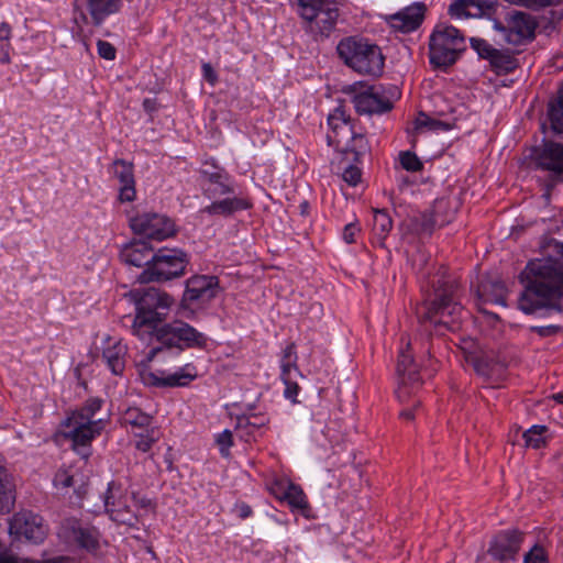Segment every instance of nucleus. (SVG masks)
Here are the masks:
<instances>
[{
    "label": "nucleus",
    "mask_w": 563,
    "mask_h": 563,
    "mask_svg": "<svg viewBox=\"0 0 563 563\" xmlns=\"http://www.w3.org/2000/svg\"><path fill=\"white\" fill-rule=\"evenodd\" d=\"M343 145L346 146V151L354 155V161L358 162L360 157L368 151V143L363 134H353L349 139H344Z\"/></svg>",
    "instance_id": "nucleus-37"
},
{
    "label": "nucleus",
    "mask_w": 563,
    "mask_h": 563,
    "mask_svg": "<svg viewBox=\"0 0 563 563\" xmlns=\"http://www.w3.org/2000/svg\"><path fill=\"white\" fill-rule=\"evenodd\" d=\"M519 280L522 284V290L518 299V308L528 314V264L520 272Z\"/></svg>",
    "instance_id": "nucleus-46"
},
{
    "label": "nucleus",
    "mask_w": 563,
    "mask_h": 563,
    "mask_svg": "<svg viewBox=\"0 0 563 563\" xmlns=\"http://www.w3.org/2000/svg\"><path fill=\"white\" fill-rule=\"evenodd\" d=\"M197 377V366L194 363H187L174 372L146 373L143 375V382L157 388H180L189 386Z\"/></svg>",
    "instance_id": "nucleus-15"
},
{
    "label": "nucleus",
    "mask_w": 563,
    "mask_h": 563,
    "mask_svg": "<svg viewBox=\"0 0 563 563\" xmlns=\"http://www.w3.org/2000/svg\"><path fill=\"white\" fill-rule=\"evenodd\" d=\"M153 255L152 247L141 240L124 245L120 252L122 262L135 267H147L153 262Z\"/></svg>",
    "instance_id": "nucleus-25"
},
{
    "label": "nucleus",
    "mask_w": 563,
    "mask_h": 563,
    "mask_svg": "<svg viewBox=\"0 0 563 563\" xmlns=\"http://www.w3.org/2000/svg\"><path fill=\"white\" fill-rule=\"evenodd\" d=\"M400 164L408 172H419L423 167L419 157L409 151L400 153Z\"/></svg>",
    "instance_id": "nucleus-45"
},
{
    "label": "nucleus",
    "mask_w": 563,
    "mask_h": 563,
    "mask_svg": "<svg viewBox=\"0 0 563 563\" xmlns=\"http://www.w3.org/2000/svg\"><path fill=\"white\" fill-rule=\"evenodd\" d=\"M512 5H518L522 8H528V0H504Z\"/></svg>",
    "instance_id": "nucleus-64"
},
{
    "label": "nucleus",
    "mask_w": 563,
    "mask_h": 563,
    "mask_svg": "<svg viewBox=\"0 0 563 563\" xmlns=\"http://www.w3.org/2000/svg\"><path fill=\"white\" fill-rule=\"evenodd\" d=\"M10 46H4V44H0V65H3L10 59Z\"/></svg>",
    "instance_id": "nucleus-61"
},
{
    "label": "nucleus",
    "mask_w": 563,
    "mask_h": 563,
    "mask_svg": "<svg viewBox=\"0 0 563 563\" xmlns=\"http://www.w3.org/2000/svg\"><path fill=\"white\" fill-rule=\"evenodd\" d=\"M292 510H305L308 508L307 497L300 486L289 483L283 494Z\"/></svg>",
    "instance_id": "nucleus-35"
},
{
    "label": "nucleus",
    "mask_w": 563,
    "mask_h": 563,
    "mask_svg": "<svg viewBox=\"0 0 563 563\" xmlns=\"http://www.w3.org/2000/svg\"><path fill=\"white\" fill-rule=\"evenodd\" d=\"M344 92L352 95L355 111L361 115L384 114L394 108L400 92L396 86L368 85L356 81L346 86Z\"/></svg>",
    "instance_id": "nucleus-6"
},
{
    "label": "nucleus",
    "mask_w": 563,
    "mask_h": 563,
    "mask_svg": "<svg viewBox=\"0 0 563 563\" xmlns=\"http://www.w3.org/2000/svg\"><path fill=\"white\" fill-rule=\"evenodd\" d=\"M530 162H533L538 168L562 175L563 144L547 142L541 146L530 148Z\"/></svg>",
    "instance_id": "nucleus-18"
},
{
    "label": "nucleus",
    "mask_w": 563,
    "mask_h": 563,
    "mask_svg": "<svg viewBox=\"0 0 563 563\" xmlns=\"http://www.w3.org/2000/svg\"><path fill=\"white\" fill-rule=\"evenodd\" d=\"M522 541L523 534L517 531L498 533L492 540L488 553L498 561L511 560L517 554Z\"/></svg>",
    "instance_id": "nucleus-21"
},
{
    "label": "nucleus",
    "mask_w": 563,
    "mask_h": 563,
    "mask_svg": "<svg viewBox=\"0 0 563 563\" xmlns=\"http://www.w3.org/2000/svg\"><path fill=\"white\" fill-rule=\"evenodd\" d=\"M433 287L434 298L426 305V311L420 316L422 324L429 322L435 331L440 328L457 330L463 314L459 283L455 279H438Z\"/></svg>",
    "instance_id": "nucleus-5"
},
{
    "label": "nucleus",
    "mask_w": 563,
    "mask_h": 563,
    "mask_svg": "<svg viewBox=\"0 0 563 563\" xmlns=\"http://www.w3.org/2000/svg\"><path fill=\"white\" fill-rule=\"evenodd\" d=\"M46 532L43 518L29 510L14 514L9 521V534L13 541L25 539L38 543L45 539Z\"/></svg>",
    "instance_id": "nucleus-12"
},
{
    "label": "nucleus",
    "mask_w": 563,
    "mask_h": 563,
    "mask_svg": "<svg viewBox=\"0 0 563 563\" xmlns=\"http://www.w3.org/2000/svg\"><path fill=\"white\" fill-rule=\"evenodd\" d=\"M102 497L103 508L113 521L129 526L134 523L135 516L128 506L126 494L120 483L114 481L108 483Z\"/></svg>",
    "instance_id": "nucleus-16"
},
{
    "label": "nucleus",
    "mask_w": 563,
    "mask_h": 563,
    "mask_svg": "<svg viewBox=\"0 0 563 563\" xmlns=\"http://www.w3.org/2000/svg\"><path fill=\"white\" fill-rule=\"evenodd\" d=\"M504 365L499 362L489 364L488 361L484 357L478 358L475 364V369L479 375H483L487 378H493L495 374H499L503 369Z\"/></svg>",
    "instance_id": "nucleus-43"
},
{
    "label": "nucleus",
    "mask_w": 563,
    "mask_h": 563,
    "mask_svg": "<svg viewBox=\"0 0 563 563\" xmlns=\"http://www.w3.org/2000/svg\"><path fill=\"white\" fill-rule=\"evenodd\" d=\"M123 423L132 427L133 431L148 430L153 427V417L137 407L128 408L122 416Z\"/></svg>",
    "instance_id": "nucleus-33"
},
{
    "label": "nucleus",
    "mask_w": 563,
    "mask_h": 563,
    "mask_svg": "<svg viewBox=\"0 0 563 563\" xmlns=\"http://www.w3.org/2000/svg\"><path fill=\"white\" fill-rule=\"evenodd\" d=\"M33 563H74V560L69 556H55L52 559L44 560L43 562L30 560Z\"/></svg>",
    "instance_id": "nucleus-60"
},
{
    "label": "nucleus",
    "mask_w": 563,
    "mask_h": 563,
    "mask_svg": "<svg viewBox=\"0 0 563 563\" xmlns=\"http://www.w3.org/2000/svg\"><path fill=\"white\" fill-rule=\"evenodd\" d=\"M466 51V38L455 26L438 23L429 37V58L435 67L453 65Z\"/></svg>",
    "instance_id": "nucleus-7"
},
{
    "label": "nucleus",
    "mask_w": 563,
    "mask_h": 563,
    "mask_svg": "<svg viewBox=\"0 0 563 563\" xmlns=\"http://www.w3.org/2000/svg\"><path fill=\"white\" fill-rule=\"evenodd\" d=\"M419 408H420V400H413L412 405H409L407 408H404L400 411V417L406 420H412Z\"/></svg>",
    "instance_id": "nucleus-55"
},
{
    "label": "nucleus",
    "mask_w": 563,
    "mask_h": 563,
    "mask_svg": "<svg viewBox=\"0 0 563 563\" xmlns=\"http://www.w3.org/2000/svg\"><path fill=\"white\" fill-rule=\"evenodd\" d=\"M15 499V485L11 474L3 466H0V509L9 510Z\"/></svg>",
    "instance_id": "nucleus-32"
},
{
    "label": "nucleus",
    "mask_w": 563,
    "mask_h": 563,
    "mask_svg": "<svg viewBox=\"0 0 563 563\" xmlns=\"http://www.w3.org/2000/svg\"><path fill=\"white\" fill-rule=\"evenodd\" d=\"M128 347L121 341L108 340L102 358L114 375H121L125 368Z\"/></svg>",
    "instance_id": "nucleus-29"
},
{
    "label": "nucleus",
    "mask_w": 563,
    "mask_h": 563,
    "mask_svg": "<svg viewBox=\"0 0 563 563\" xmlns=\"http://www.w3.org/2000/svg\"><path fill=\"white\" fill-rule=\"evenodd\" d=\"M561 330L559 325H542V327H530V331L537 332L540 336H551L556 334Z\"/></svg>",
    "instance_id": "nucleus-54"
},
{
    "label": "nucleus",
    "mask_w": 563,
    "mask_h": 563,
    "mask_svg": "<svg viewBox=\"0 0 563 563\" xmlns=\"http://www.w3.org/2000/svg\"><path fill=\"white\" fill-rule=\"evenodd\" d=\"M393 228V220L385 210H375L373 218V230L375 234L384 240Z\"/></svg>",
    "instance_id": "nucleus-38"
},
{
    "label": "nucleus",
    "mask_w": 563,
    "mask_h": 563,
    "mask_svg": "<svg viewBox=\"0 0 563 563\" xmlns=\"http://www.w3.org/2000/svg\"><path fill=\"white\" fill-rule=\"evenodd\" d=\"M143 108L148 114H152L157 111L158 103L155 99L146 98L143 101Z\"/></svg>",
    "instance_id": "nucleus-59"
},
{
    "label": "nucleus",
    "mask_w": 563,
    "mask_h": 563,
    "mask_svg": "<svg viewBox=\"0 0 563 563\" xmlns=\"http://www.w3.org/2000/svg\"><path fill=\"white\" fill-rule=\"evenodd\" d=\"M507 74L508 73L496 71V73H494V77L488 78V80L494 85L495 88H498L499 86L506 87L507 84H506V79H504V76Z\"/></svg>",
    "instance_id": "nucleus-58"
},
{
    "label": "nucleus",
    "mask_w": 563,
    "mask_h": 563,
    "mask_svg": "<svg viewBox=\"0 0 563 563\" xmlns=\"http://www.w3.org/2000/svg\"><path fill=\"white\" fill-rule=\"evenodd\" d=\"M548 118L555 133L563 134V84L548 103Z\"/></svg>",
    "instance_id": "nucleus-31"
},
{
    "label": "nucleus",
    "mask_w": 563,
    "mask_h": 563,
    "mask_svg": "<svg viewBox=\"0 0 563 563\" xmlns=\"http://www.w3.org/2000/svg\"><path fill=\"white\" fill-rule=\"evenodd\" d=\"M426 13V5L422 2H415L400 11L386 16V22L395 31L410 33L417 30Z\"/></svg>",
    "instance_id": "nucleus-19"
},
{
    "label": "nucleus",
    "mask_w": 563,
    "mask_h": 563,
    "mask_svg": "<svg viewBox=\"0 0 563 563\" xmlns=\"http://www.w3.org/2000/svg\"><path fill=\"white\" fill-rule=\"evenodd\" d=\"M415 129L417 131H420L423 129H427L430 131H439V130L449 131L451 129V124H449L444 121H441V120L430 118L424 112H419L417 119L415 120Z\"/></svg>",
    "instance_id": "nucleus-40"
},
{
    "label": "nucleus",
    "mask_w": 563,
    "mask_h": 563,
    "mask_svg": "<svg viewBox=\"0 0 563 563\" xmlns=\"http://www.w3.org/2000/svg\"><path fill=\"white\" fill-rule=\"evenodd\" d=\"M216 442L219 445L220 454L223 457H228L230 455V449L233 445L232 432L228 429L222 431L217 434Z\"/></svg>",
    "instance_id": "nucleus-47"
},
{
    "label": "nucleus",
    "mask_w": 563,
    "mask_h": 563,
    "mask_svg": "<svg viewBox=\"0 0 563 563\" xmlns=\"http://www.w3.org/2000/svg\"><path fill=\"white\" fill-rule=\"evenodd\" d=\"M297 1L306 32L317 41L329 37L340 15L336 3L330 0Z\"/></svg>",
    "instance_id": "nucleus-9"
},
{
    "label": "nucleus",
    "mask_w": 563,
    "mask_h": 563,
    "mask_svg": "<svg viewBox=\"0 0 563 563\" xmlns=\"http://www.w3.org/2000/svg\"><path fill=\"white\" fill-rule=\"evenodd\" d=\"M282 382L285 384V390H284L285 398L296 402V397L299 391L298 384L294 380V378L282 380Z\"/></svg>",
    "instance_id": "nucleus-53"
},
{
    "label": "nucleus",
    "mask_w": 563,
    "mask_h": 563,
    "mask_svg": "<svg viewBox=\"0 0 563 563\" xmlns=\"http://www.w3.org/2000/svg\"><path fill=\"white\" fill-rule=\"evenodd\" d=\"M470 44L478 57L486 59L492 67L501 70H512L510 66L511 56L506 51L497 49L486 40L479 37H471Z\"/></svg>",
    "instance_id": "nucleus-22"
},
{
    "label": "nucleus",
    "mask_w": 563,
    "mask_h": 563,
    "mask_svg": "<svg viewBox=\"0 0 563 563\" xmlns=\"http://www.w3.org/2000/svg\"><path fill=\"white\" fill-rule=\"evenodd\" d=\"M268 418L263 415H242L236 418L235 429L245 441L254 438V432L268 423Z\"/></svg>",
    "instance_id": "nucleus-30"
},
{
    "label": "nucleus",
    "mask_w": 563,
    "mask_h": 563,
    "mask_svg": "<svg viewBox=\"0 0 563 563\" xmlns=\"http://www.w3.org/2000/svg\"><path fill=\"white\" fill-rule=\"evenodd\" d=\"M336 51L353 70H380L384 67L385 56L380 47L363 37H345L339 42Z\"/></svg>",
    "instance_id": "nucleus-10"
},
{
    "label": "nucleus",
    "mask_w": 563,
    "mask_h": 563,
    "mask_svg": "<svg viewBox=\"0 0 563 563\" xmlns=\"http://www.w3.org/2000/svg\"><path fill=\"white\" fill-rule=\"evenodd\" d=\"M190 255L181 249L162 247L153 255V262L139 275L141 283H165L186 274Z\"/></svg>",
    "instance_id": "nucleus-8"
},
{
    "label": "nucleus",
    "mask_w": 563,
    "mask_h": 563,
    "mask_svg": "<svg viewBox=\"0 0 563 563\" xmlns=\"http://www.w3.org/2000/svg\"><path fill=\"white\" fill-rule=\"evenodd\" d=\"M396 372L398 377L396 396L401 402L409 401L411 396L415 395L421 386L418 365L415 363L413 356L410 353L409 342L399 351Z\"/></svg>",
    "instance_id": "nucleus-11"
},
{
    "label": "nucleus",
    "mask_w": 563,
    "mask_h": 563,
    "mask_svg": "<svg viewBox=\"0 0 563 563\" xmlns=\"http://www.w3.org/2000/svg\"><path fill=\"white\" fill-rule=\"evenodd\" d=\"M342 179L351 187L357 186L362 180V169L354 164H347L342 168Z\"/></svg>",
    "instance_id": "nucleus-44"
},
{
    "label": "nucleus",
    "mask_w": 563,
    "mask_h": 563,
    "mask_svg": "<svg viewBox=\"0 0 563 563\" xmlns=\"http://www.w3.org/2000/svg\"><path fill=\"white\" fill-rule=\"evenodd\" d=\"M133 231L146 239L163 241L175 234L174 222L158 213H143L131 220Z\"/></svg>",
    "instance_id": "nucleus-14"
},
{
    "label": "nucleus",
    "mask_w": 563,
    "mask_h": 563,
    "mask_svg": "<svg viewBox=\"0 0 563 563\" xmlns=\"http://www.w3.org/2000/svg\"><path fill=\"white\" fill-rule=\"evenodd\" d=\"M205 74V80L210 82L211 85H214V82L218 80V73H203Z\"/></svg>",
    "instance_id": "nucleus-63"
},
{
    "label": "nucleus",
    "mask_w": 563,
    "mask_h": 563,
    "mask_svg": "<svg viewBox=\"0 0 563 563\" xmlns=\"http://www.w3.org/2000/svg\"><path fill=\"white\" fill-rule=\"evenodd\" d=\"M102 404L100 398H89L81 407L70 411L60 423V435L71 442V449L84 460L90 457L91 443L106 427L103 419L95 418Z\"/></svg>",
    "instance_id": "nucleus-4"
},
{
    "label": "nucleus",
    "mask_w": 563,
    "mask_h": 563,
    "mask_svg": "<svg viewBox=\"0 0 563 563\" xmlns=\"http://www.w3.org/2000/svg\"><path fill=\"white\" fill-rule=\"evenodd\" d=\"M292 373H299L296 362L280 360V379L294 378Z\"/></svg>",
    "instance_id": "nucleus-51"
},
{
    "label": "nucleus",
    "mask_w": 563,
    "mask_h": 563,
    "mask_svg": "<svg viewBox=\"0 0 563 563\" xmlns=\"http://www.w3.org/2000/svg\"><path fill=\"white\" fill-rule=\"evenodd\" d=\"M507 289L497 277H485L477 286V297L482 303L506 306Z\"/></svg>",
    "instance_id": "nucleus-26"
},
{
    "label": "nucleus",
    "mask_w": 563,
    "mask_h": 563,
    "mask_svg": "<svg viewBox=\"0 0 563 563\" xmlns=\"http://www.w3.org/2000/svg\"><path fill=\"white\" fill-rule=\"evenodd\" d=\"M218 277L194 275L186 280L181 303L184 307L201 306L211 301L218 294Z\"/></svg>",
    "instance_id": "nucleus-13"
},
{
    "label": "nucleus",
    "mask_w": 563,
    "mask_h": 563,
    "mask_svg": "<svg viewBox=\"0 0 563 563\" xmlns=\"http://www.w3.org/2000/svg\"><path fill=\"white\" fill-rule=\"evenodd\" d=\"M59 536L69 544L77 545L89 552L99 548V532L96 528L82 525L76 519H67L63 522Z\"/></svg>",
    "instance_id": "nucleus-17"
},
{
    "label": "nucleus",
    "mask_w": 563,
    "mask_h": 563,
    "mask_svg": "<svg viewBox=\"0 0 563 563\" xmlns=\"http://www.w3.org/2000/svg\"><path fill=\"white\" fill-rule=\"evenodd\" d=\"M53 483L57 489H67L74 485V475L70 471L60 468L56 472Z\"/></svg>",
    "instance_id": "nucleus-48"
},
{
    "label": "nucleus",
    "mask_w": 563,
    "mask_h": 563,
    "mask_svg": "<svg viewBox=\"0 0 563 563\" xmlns=\"http://www.w3.org/2000/svg\"><path fill=\"white\" fill-rule=\"evenodd\" d=\"M540 257L530 260V292L539 301L530 300V313L540 308L561 311L563 297V242L545 236L540 242Z\"/></svg>",
    "instance_id": "nucleus-2"
},
{
    "label": "nucleus",
    "mask_w": 563,
    "mask_h": 563,
    "mask_svg": "<svg viewBox=\"0 0 563 563\" xmlns=\"http://www.w3.org/2000/svg\"><path fill=\"white\" fill-rule=\"evenodd\" d=\"M239 510H240V517L242 519H245L247 517H250L252 515V508L249 506V505H245V504H242L240 507H239Z\"/></svg>",
    "instance_id": "nucleus-62"
},
{
    "label": "nucleus",
    "mask_w": 563,
    "mask_h": 563,
    "mask_svg": "<svg viewBox=\"0 0 563 563\" xmlns=\"http://www.w3.org/2000/svg\"><path fill=\"white\" fill-rule=\"evenodd\" d=\"M10 37H11V27L8 23H0V44H4V46H10Z\"/></svg>",
    "instance_id": "nucleus-56"
},
{
    "label": "nucleus",
    "mask_w": 563,
    "mask_h": 563,
    "mask_svg": "<svg viewBox=\"0 0 563 563\" xmlns=\"http://www.w3.org/2000/svg\"><path fill=\"white\" fill-rule=\"evenodd\" d=\"M361 229L356 222L347 223L342 232V239L347 244H352L356 242V235L360 233Z\"/></svg>",
    "instance_id": "nucleus-50"
},
{
    "label": "nucleus",
    "mask_w": 563,
    "mask_h": 563,
    "mask_svg": "<svg viewBox=\"0 0 563 563\" xmlns=\"http://www.w3.org/2000/svg\"><path fill=\"white\" fill-rule=\"evenodd\" d=\"M82 7L81 0L74 1V23L79 31H82L84 26L91 22L90 16L88 18Z\"/></svg>",
    "instance_id": "nucleus-49"
},
{
    "label": "nucleus",
    "mask_w": 563,
    "mask_h": 563,
    "mask_svg": "<svg viewBox=\"0 0 563 563\" xmlns=\"http://www.w3.org/2000/svg\"><path fill=\"white\" fill-rule=\"evenodd\" d=\"M505 21L508 43L518 45L528 37V15L525 12L511 10L506 14Z\"/></svg>",
    "instance_id": "nucleus-28"
},
{
    "label": "nucleus",
    "mask_w": 563,
    "mask_h": 563,
    "mask_svg": "<svg viewBox=\"0 0 563 563\" xmlns=\"http://www.w3.org/2000/svg\"><path fill=\"white\" fill-rule=\"evenodd\" d=\"M552 439V434L548 427L541 424H533L530 427V448L542 449L547 446L548 442Z\"/></svg>",
    "instance_id": "nucleus-41"
},
{
    "label": "nucleus",
    "mask_w": 563,
    "mask_h": 563,
    "mask_svg": "<svg viewBox=\"0 0 563 563\" xmlns=\"http://www.w3.org/2000/svg\"><path fill=\"white\" fill-rule=\"evenodd\" d=\"M135 298V317L131 325L132 334L143 343L157 342L152 347L146 360L152 362L164 351L176 350L181 353L189 349H205L208 336L183 320L164 323L167 311L174 299L165 291L148 288L144 291H133Z\"/></svg>",
    "instance_id": "nucleus-1"
},
{
    "label": "nucleus",
    "mask_w": 563,
    "mask_h": 563,
    "mask_svg": "<svg viewBox=\"0 0 563 563\" xmlns=\"http://www.w3.org/2000/svg\"><path fill=\"white\" fill-rule=\"evenodd\" d=\"M133 433L139 438L135 442V448L142 452L150 451L158 439L157 431L154 427L148 428V430L133 431Z\"/></svg>",
    "instance_id": "nucleus-42"
},
{
    "label": "nucleus",
    "mask_w": 563,
    "mask_h": 563,
    "mask_svg": "<svg viewBox=\"0 0 563 563\" xmlns=\"http://www.w3.org/2000/svg\"><path fill=\"white\" fill-rule=\"evenodd\" d=\"M437 225L433 213L423 212L410 219L411 230L418 235H430Z\"/></svg>",
    "instance_id": "nucleus-36"
},
{
    "label": "nucleus",
    "mask_w": 563,
    "mask_h": 563,
    "mask_svg": "<svg viewBox=\"0 0 563 563\" xmlns=\"http://www.w3.org/2000/svg\"><path fill=\"white\" fill-rule=\"evenodd\" d=\"M98 54L100 57L112 60L115 57V48L112 44L106 41H98Z\"/></svg>",
    "instance_id": "nucleus-52"
},
{
    "label": "nucleus",
    "mask_w": 563,
    "mask_h": 563,
    "mask_svg": "<svg viewBox=\"0 0 563 563\" xmlns=\"http://www.w3.org/2000/svg\"><path fill=\"white\" fill-rule=\"evenodd\" d=\"M81 3L95 26H100L108 16L118 13L122 7L121 0H81Z\"/></svg>",
    "instance_id": "nucleus-27"
},
{
    "label": "nucleus",
    "mask_w": 563,
    "mask_h": 563,
    "mask_svg": "<svg viewBox=\"0 0 563 563\" xmlns=\"http://www.w3.org/2000/svg\"><path fill=\"white\" fill-rule=\"evenodd\" d=\"M554 15L553 10H549L542 15L530 14V42L537 33L549 35L554 30Z\"/></svg>",
    "instance_id": "nucleus-34"
},
{
    "label": "nucleus",
    "mask_w": 563,
    "mask_h": 563,
    "mask_svg": "<svg viewBox=\"0 0 563 563\" xmlns=\"http://www.w3.org/2000/svg\"><path fill=\"white\" fill-rule=\"evenodd\" d=\"M497 0H454L449 7V14L454 19L484 16L496 10Z\"/></svg>",
    "instance_id": "nucleus-23"
},
{
    "label": "nucleus",
    "mask_w": 563,
    "mask_h": 563,
    "mask_svg": "<svg viewBox=\"0 0 563 563\" xmlns=\"http://www.w3.org/2000/svg\"><path fill=\"white\" fill-rule=\"evenodd\" d=\"M282 361L297 362L295 343H289L283 351Z\"/></svg>",
    "instance_id": "nucleus-57"
},
{
    "label": "nucleus",
    "mask_w": 563,
    "mask_h": 563,
    "mask_svg": "<svg viewBox=\"0 0 563 563\" xmlns=\"http://www.w3.org/2000/svg\"><path fill=\"white\" fill-rule=\"evenodd\" d=\"M199 175L202 192L207 198L216 199L221 196H228L220 200H213L201 209L202 213L228 218L238 211L252 208V202L249 198L242 195L230 196L235 192L234 179L224 168L217 164L216 159L206 161L199 169Z\"/></svg>",
    "instance_id": "nucleus-3"
},
{
    "label": "nucleus",
    "mask_w": 563,
    "mask_h": 563,
    "mask_svg": "<svg viewBox=\"0 0 563 563\" xmlns=\"http://www.w3.org/2000/svg\"><path fill=\"white\" fill-rule=\"evenodd\" d=\"M111 174L119 185L120 202H132L136 198L134 167L124 159H115L111 165Z\"/></svg>",
    "instance_id": "nucleus-20"
},
{
    "label": "nucleus",
    "mask_w": 563,
    "mask_h": 563,
    "mask_svg": "<svg viewBox=\"0 0 563 563\" xmlns=\"http://www.w3.org/2000/svg\"><path fill=\"white\" fill-rule=\"evenodd\" d=\"M550 547L551 543L545 536L539 538L538 541L530 547V563H550Z\"/></svg>",
    "instance_id": "nucleus-39"
},
{
    "label": "nucleus",
    "mask_w": 563,
    "mask_h": 563,
    "mask_svg": "<svg viewBox=\"0 0 563 563\" xmlns=\"http://www.w3.org/2000/svg\"><path fill=\"white\" fill-rule=\"evenodd\" d=\"M328 124L331 133H328V144L330 146L341 147L344 139H349L353 134V129L350 125V118L345 114L342 108H336L328 117Z\"/></svg>",
    "instance_id": "nucleus-24"
}]
</instances>
